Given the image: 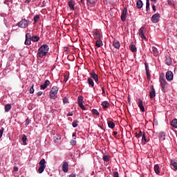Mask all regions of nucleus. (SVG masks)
Segmentation results:
<instances>
[{
  "label": "nucleus",
  "instance_id": "obj_1",
  "mask_svg": "<svg viewBox=\"0 0 177 177\" xmlns=\"http://www.w3.org/2000/svg\"><path fill=\"white\" fill-rule=\"evenodd\" d=\"M49 52V46L48 44H43L38 49L37 56V57H44L48 55Z\"/></svg>",
  "mask_w": 177,
  "mask_h": 177
},
{
  "label": "nucleus",
  "instance_id": "obj_2",
  "mask_svg": "<svg viewBox=\"0 0 177 177\" xmlns=\"http://www.w3.org/2000/svg\"><path fill=\"white\" fill-rule=\"evenodd\" d=\"M159 81L160 82V86L162 88V92H165L168 88V82L165 80V75L164 73L160 74Z\"/></svg>",
  "mask_w": 177,
  "mask_h": 177
},
{
  "label": "nucleus",
  "instance_id": "obj_3",
  "mask_svg": "<svg viewBox=\"0 0 177 177\" xmlns=\"http://www.w3.org/2000/svg\"><path fill=\"white\" fill-rule=\"evenodd\" d=\"M57 92H59V88L56 86L52 87L50 91V99H56L57 97Z\"/></svg>",
  "mask_w": 177,
  "mask_h": 177
},
{
  "label": "nucleus",
  "instance_id": "obj_4",
  "mask_svg": "<svg viewBox=\"0 0 177 177\" xmlns=\"http://www.w3.org/2000/svg\"><path fill=\"white\" fill-rule=\"evenodd\" d=\"M28 23H30V20L24 19L17 24V26L20 28H27L28 27Z\"/></svg>",
  "mask_w": 177,
  "mask_h": 177
},
{
  "label": "nucleus",
  "instance_id": "obj_5",
  "mask_svg": "<svg viewBox=\"0 0 177 177\" xmlns=\"http://www.w3.org/2000/svg\"><path fill=\"white\" fill-rule=\"evenodd\" d=\"M45 159H41L39 162V165L40 167L38 169V172L39 174H42V172H44V171H45V168H46V165H45Z\"/></svg>",
  "mask_w": 177,
  "mask_h": 177
},
{
  "label": "nucleus",
  "instance_id": "obj_6",
  "mask_svg": "<svg viewBox=\"0 0 177 177\" xmlns=\"http://www.w3.org/2000/svg\"><path fill=\"white\" fill-rule=\"evenodd\" d=\"M78 104L80 109H82V110H86V107L84 106V97L82 95H80L78 97Z\"/></svg>",
  "mask_w": 177,
  "mask_h": 177
},
{
  "label": "nucleus",
  "instance_id": "obj_7",
  "mask_svg": "<svg viewBox=\"0 0 177 177\" xmlns=\"http://www.w3.org/2000/svg\"><path fill=\"white\" fill-rule=\"evenodd\" d=\"M94 39H102L103 35H101L100 31L95 30L93 31Z\"/></svg>",
  "mask_w": 177,
  "mask_h": 177
},
{
  "label": "nucleus",
  "instance_id": "obj_8",
  "mask_svg": "<svg viewBox=\"0 0 177 177\" xmlns=\"http://www.w3.org/2000/svg\"><path fill=\"white\" fill-rule=\"evenodd\" d=\"M160 17H161V15L159 13H156L152 16L151 20L152 23H158L160 21Z\"/></svg>",
  "mask_w": 177,
  "mask_h": 177
},
{
  "label": "nucleus",
  "instance_id": "obj_9",
  "mask_svg": "<svg viewBox=\"0 0 177 177\" xmlns=\"http://www.w3.org/2000/svg\"><path fill=\"white\" fill-rule=\"evenodd\" d=\"M127 13H128V9L127 8V7H125L123 9V11L120 17L122 21H125L127 20Z\"/></svg>",
  "mask_w": 177,
  "mask_h": 177
},
{
  "label": "nucleus",
  "instance_id": "obj_10",
  "mask_svg": "<svg viewBox=\"0 0 177 177\" xmlns=\"http://www.w3.org/2000/svg\"><path fill=\"white\" fill-rule=\"evenodd\" d=\"M166 80L168 81H172L174 80V73L172 71H169L166 73Z\"/></svg>",
  "mask_w": 177,
  "mask_h": 177
},
{
  "label": "nucleus",
  "instance_id": "obj_11",
  "mask_svg": "<svg viewBox=\"0 0 177 177\" xmlns=\"http://www.w3.org/2000/svg\"><path fill=\"white\" fill-rule=\"evenodd\" d=\"M150 99H154L156 97V89H154V86H151V91L149 92Z\"/></svg>",
  "mask_w": 177,
  "mask_h": 177
},
{
  "label": "nucleus",
  "instance_id": "obj_12",
  "mask_svg": "<svg viewBox=\"0 0 177 177\" xmlns=\"http://www.w3.org/2000/svg\"><path fill=\"white\" fill-rule=\"evenodd\" d=\"M90 75L91 77V78H93L94 81L97 83L99 84L97 82H99V77L97 76V74H96V73H95V71H92L90 73Z\"/></svg>",
  "mask_w": 177,
  "mask_h": 177
},
{
  "label": "nucleus",
  "instance_id": "obj_13",
  "mask_svg": "<svg viewBox=\"0 0 177 177\" xmlns=\"http://www.w3.org/2000/svg\"><path fill=\"white\" fill-rule=\"evenodd\" d=\"M145 71L147 74V80H150V69H149V64L147 62L145 63Z\"/></svg>",
  "mask_w": 177,
  "mask_h": 177
},
{
  "label": "nucleus",
  "instance_id": "obj_14",
  "mask_svg": "<svg viewBox=\"0 0 177 177\" xmlns=\"http://www.w3.org/2000/svg\"><path fill=\"white\" fill-rule=\"evenodd\" d=\"M138 33L142 39H146V36H145V27L140 28Z\"/></svg>",
  "mask_w": 177,
  "mask_h": 177
},
{
  "label": "nucleus",
  "instance_id": "obj_15",
  "mask_svg": "<svg viewBox=\"0 0 177 177\" xmlns=\"http://www.w3.org/2000/svg\"><path fill=\"white\" fill-rule=\"evenodd\" d=\"M138 107L140 108V110L142 112H145V106H143V100L142 99H138Z\"/></svg>",
  "mask_w": 177,
  "mask_h": 177
},
{
  "label": "nucleus",
  "instance_id": "obj_16",
  "mask_svg": "<svg viewBox=\"0 0 177 177\" xmlns=\"http://www.w3.org/2000/svg\"><path fill=\"white\" fill-rule=\"evenodd\" d=\"M49 85H50V82L49 81V80H46L45 82H44V84H41V86H40V88H41V89H46V88H48V86H49Z\"/></svg>",
  "mask_w": 177,
  "mask_h": 177
},
{
  "label": "nucleus",
  "instance_id": "obj_17",
  "mask_svg": "<svg viewBox=\"0 0 177 177\" xmlns=\"http://www.w3.org/2000/svg\"><path fill=\"white\" fill-rule=\"evenodd\" d=\"M62 171L65 173L68 172V163H67V162H64L62 165Z\"/></svg>",
  "mask_w": 177,
  "mask_h": 177
},
{
  "label": "nucleus",
  "instance_id": "obj_18",
  "mask_svg": "<svg viewBox=\"0 0 177 177\" xmlns=\"http://www.w3.org/2000/svg\"><path fill=\"white\" fill-rule=\"evenodd\" d=\"M113 45L115 49H120L121 44L118 40H114L113 42Z\"/></svg>",
  "mask_w": 177,
  "mask_h": 177
},
{
  "label": "nucleus",
  "instance_id": "obj_19",
  "mask_svg": "<svg viewBox=\"0 0 177 177\" xmlns=\"http://www.w3.org/2000/svg\"><path fill=\"white\" fill-rule=\"evenodd\" d=\"M95 46L97 48H102L103 46V41H102V39H98L95 42Z\"/></svg>",
  "mask_w": 177,
  "mask_h": 177
},
{
  "label": "nucleus",
  "instance_id": "obj_20",
  "mask_svg": "<svg viewBox=\"0 0 177 177\" xmlns=\"http://www.w3.org/2000/svg\"><path fill=\"white\" fill-rule=\"evenodd\" d=\"M170 164H171V167H174V170L177 171V162H176V160L175 159H171V162H170Z\"/></svg>",
  "mask_w": 177,
  "mask_h": 177
},
{
  "label": "nucleus",
  "instance_id": "obj_21",
  "mask_svg": "<svg viewBox=\"0 0 177 177\" xmlns=\"http://www.w3.org/2000/svg\"><path fill=\"white\" fill-rule=\"evenodd\" d=\"M87 82L89 85L90 88H93V86H95V82H93V80H92L91 78L88 77Z\"/></svg>",
  "mask_w": 177,
  "mask_h": 177
},
{
  "label": "nucleus",
  "instance_id": "obj_22",
  "mask_svg": "<svg viewBox=\"0 0 177 177\" xmlns=\"http://www.w3.org/2000/svg\"><path fill=\"white\" fill-rule=\"evenodd\" d=\"M151 53H153V55L154 56H157L158 55V50L157 49V48H156L155 46H153L151 49Z\"/></svg>",
  "mask_w": 177,
  "mask_h": 177
},
{
  "label": "nucleus",
  "instance_id": "obj_23",
  "mask_svg": "<svg viewBox=\"0 0 177 177\" xmlns=\"http://www.w3.org/2000/svg\"><path fill=\"white\" fill-rule=\"evenodd\" d=\"M68 5L70 8V9L71 10H74V5H75V3H74V1L73 0H70L68 2Z\"/></svg>",
  "mask_w": 177,
  "mask_h": 177
},
{
  "label": "nucleus",
  "instance_id": "obj_24",
  "mask_svg": "<svg viewBox=\"0 0 177 177\" xmlns=\"http://www.w3.org/2000/svg\"><path fill=\"white\" fill-rule=\"evenodd\" d=\"M108 127L109 128H111V129H114V128H115V123L113 122L112 121H109Z\"/></svg>",
  "mask_w": 177,
  "mask_h": 177
},
{
  "label": "nucleus",
  "instance_id": "obj_25",
  "mask_svg": "<svg viewBox=\"0 0 177 177\" xmlns=\"http://www.w3.org/2000/svg\"><path fill=\"white\" fill-rule=\"evenodd\" d=\"M136 6L138 9H142V8H143V2L141 0L138 1Z\"/></svg>",
  "mask_w": 177,
  "mask_h": 177
},
{
  "label": "nucleus",
  "instance_id": "obj_26",
  "mask_svg": "<svg viewBox=\"0 0 177 177\" xmlns=\"http://www.w3.org/2000/svg\"><path fill=\"white\" fill-rule=\"evenodd\" d=\"M158 138L159 139H162V140H164L165 139V132H160L158 134Z\"/></svg>",
  "mask_w": 177,
  "mask_h": 177
},
{
  "label": "nucleus",
  "instance_id": "obj_27",
  "mask_svg": "<svg viewBox=\"0 0 177 177\" xmlns=\"http://www.w3.org/2000/svg\"><path fill=\"white\" fill-rule=\"evenodd\" d=\"M11 109H12V106L10 105V104H7L5 106V111H6V113H9V111H10Z\"/></svg>",
  "mask_w": 177,
  "mask_h": 177
},
{
  "label": "nucleus",
  "instance_id": "obj_28",
  "mask_svg": "<svg viewBox=\"0 0 177 177\" xmlns=\"http://www.w3.org/2000/svg\"><path fill=\"white\" fill-rule=\"evenodd\" d=\"M102 106L103 109H107V107H109V106H110V103H109V102H107V101H104L102 103Z\"/></svg>",
  "mask_w": 177,
  "mask_h": 177
},
{
  "label": "nucleus",
  "instance_id": "obj_29",
  "mask_svg": "<svg viewBox=\"0 0 177 177\" xmlns=\"http://www.w3.org/2000/svg\"><path fill=\"white\" fill-rule=\"evenodd\" d=\"M142 142L146 144L147 142V140L146 139V133L142 132Z\"/></svg>",
  "mask_w": 177,
  "mask_h": 177
},
{
  "label": "nucleus",
  "instance_id": "obj_30",
  "mask_svg": "<svg viewBox=\"0 0 177 177\" xmlns=\"http://www.w3.org/2000/svg\"><path fill=\"white\" fill-rule=\"evenodd\" d=\"M154 171L157 175L160 174V166L158 165H155L154 166Z\"/></svg>",
  "mask_w": 177,
  "mask_h": 177
},
{
  "label": "nucleus",
  "instance_id": "obj_31",
  "mask_svg": "<svg viewBox=\"0 0 177 177\" xmlns=\"http://www.w3.org/2000/svg\"><path fill=\"white\" fill-rule=\"evenodd\" d=\"M87 1V5H95L96 4V2H97V0H86Z\"/></svg>",
  "mask_w": 177,
  "mask_h": 177
},
{
  "label": "nucleus",
  "instance_id": "obj_32",
  "mask_svg": "<svg viewBox=\"0 0 177 177\" xmlns=\"http://www.w3.org/2000/svg\"><path fill=\"white\" fill-rule=\"evenodd\" d=\"M171 125L174 128H177V120L176 119L173 120L171 122Z\"/></svg>",
  "mask_w": 177,
  "mask_h": 177
},
{
  "label": "nucleus",
  "instance_id": "obj_33",
  "mask_svg": "<svg viewBox=\"0 0 177 177\" xmlns=\"http://www.w3.org/2000/svg\"><path fill=\"white\" fill-rule=\"evenodd\" d=\"M165 62L167 66H171V64H172V60H171V58H169V57H166Z\"/></svg>",
  "mask_w": 177,
  "mask_h": 177
},
{
  "label": "nucleus",
  "instance_id": "obj_34",
  "mask_svg": "<svg viewBox=\"0 0 177 177\" xmlns=\"http://www.w3.org/2000/svg\"><path fill=\"white\" fill-rule=\"evenodd\" d=\"M31 41H32V42H38V41H39V37L32 36L31 38Z\"/></svg>",
  "mask_w": 177,
  "mask_h": 177
},
{
  "label": "nucleus",
  "instance_id": "obj_35",
  "mask_svg": "<svg viewBox=\"0 0 177 177\" xmlns=\"http://www.w3.org/2000/svg\"><path fill=\"white\" fill-rule=\"evenodd\" d=\"M130 50H131V51L133 52V53L136 52V50H137V49H136V46H135V45H133V44H131V45L130 46Z\"/></svg>",
  "mask_w": 177,
  "mask_h": 177
},
{
  "label": "nucleus",
  "instance_id": "obj_36",
  "mask_svg": "<svg viewBox=\"0 0 177 177\" xmlns=\"http://www.w3.org/2000/svg\"><path fill=\"white\" fill-rule=\"evenodd\" d=\"M21 140L24 145H27V136H26V135L22 136Z\"/></svg>",
  "mask_w": 177,
  "mask_h": 177
},
{
  "label": "nucleus",
  "instance_id": "obj_37",
  "mask_svg": "<svg viewBox=\"0 0 177 177\" xmlns=\"http://www.w3.org/2000/svg\"><path fill=\"white\" fill-rule=\"evenodd\" d=\"M39 21V15H37L34 17V23L36 24V23H38Z\"/></svg>",
  "mask_w": 177,
  "mask_h": 177
},
{
  "label": "nucleus",
  "instance_id": "obj_38",
  "mask_svg": "<svg viewBox=\"0 0 177 177\" xmlns=\"http://www.w3.org/2000/svg\"><path fill=\"white\" fill-rule=\"evenodd\" d=\"M142 135H143V133L142 132V131H140L138 133H136V138L139 139V138H141Z\"/></svg>",
  "mask_w": 177,
  "mask_h": 177
},
{
  "label": "nucleus",
  "instance_id": "obj_39",
  "mask_svg": "<svg viewBox=\"0 0 177 177\" xmlns=\"http://www.w3.org/2000/svg\"><path fill=\"white\" fill-rule=\"evenodd\" d=\"M62 139V137L60 136H58L57 137L54 138V142L55 143H59V140Z\"/></svg>",
  "mask_w": 177,
  "mask_h": 177
},
{
  "label": "nucleus",
  "instance_id": "obj_40",
  "mask_svg": "<svg viewBox=\"0 0 177 177\" xmlns=\"http://www.w3.org/2000/svg\"><path fill=\"white\" fill-rule=\"evenodd\" d=\"M32 37H31V35L28 33V30H26V39H31Z\"/></svg>",
  "mask_w": 177,
  "mask_h": 177
},
{
  "label": "nucleus",
  "instance_id": "obj_41",
  "mask_svg": "<svg viewBox=\"0 0 177 177\" xmlns=\"http://www.w3.org/2000/svg\"><path fill=\"white\" fill-rule=\"evenodd\" d=\"M167 3L169 6H175V3L173 0H168Z\"/></svg>",
  "mask_w": 177,
  "mask_h": 177
},
{
  "label": "nucleus",
  "instance_id": "obj_42",
  "mask_svg": "<svg viewBox=\"0 0 177 177\" xmlns=\"http://www.w3.org/2000/svg\"><path fill=\"white\" fill-rule=\"evenodd\" d=\"M104 161H110V156H102Z\"/></svg>",
  "mask_w": 177,
  "mask_h": 177
},
{
  "label": "nucleus",
  "instance_id": "obj_43",
  "mask_svg": "<svg viewBox=\"0 0 177 177\" xmlns=\"http://www.w3.org/2000/svg\"><path fill=\"white\" fill-rule=\"evenodd\" d=\"M31 39H26L25 45H31Z\"/></svg>",
  "mask_w": 177,
  "mask_h": 177
},
{
  "label": "nucleus",
  "instance_id": "obj_44",
  "mask_svg": "<svg viewBox=\"0 0 177 177\" xmlns=\"http://www.w3.org/2000/svg\"><path fill=\"white\" fill-rule=\"evenodd\" d=\"M73 128H77L78 127V120H75L72 124Z\"/></svg>",
  "mask_w": 177,
  "mask_h": 177
},
{
  "label": "nucleus",
  "instance_id": "obj_45",
  "mask_svg": "<svg viewBox=\"0 0 177 177\" xmlns=\"http://www.w3.org/2000/svg\"><path fill=\"white\" fill-rule=\"evenodd\" d=\"M150 9V1H147L146 3V10L147 12Z\"/></svg>",
  "mask_w": 177,
  "mask_h": 177
},
{
  "label": "nucleus",
  "instance_id": "obj_46",
  "mask_svg": "<svg viewBox=\"0 0 177 177\" xmlns=\"http://www.w3.org/2000/svg\"><path fill=\"white\" fill-rule=\"evenodd\" d=\"M92 113L94 115H99V111H97L96 109H93Z\"/></svg>",
  "mask_w": 177,
  "mask_h": 177
},
{
  "label": "nucleus",
  "instance_id": "obj_47",
  "mask_svg": "<svg viewBox=\"0 0 177 177\" xmlns=\"http://www.w3.org/2000/svg\"><path fill=\"white\" fill-rule=\"evenodd\" d=\"M34 91H35V90H34V84H32V86H30V93L32 94V93H34Z\"/></svg>",
  "mask_w": 177,
  "mask_h": 177
},
{
  "label": "nucleus",
  "instance_id": "obj_48",
  "mask_svg": "<svg viewBox=\"0 0 177 177\" xmlns=\"http://www.w3.org/2000/svg\"><path fill=\"white\" fill-rule=\"evenodd\" d=\"M63 103H64V104H66V103H69V102H68V98H67V97H65L63 99Z\"/></svg>",
  "mask_w": 177,
  "mask_h": 177
},
{
  "label": "nucleus",
  "instance_id": "obj_49",
  "mask_svg": "<svg viewBox=\"0 0 177 177\" xmlns=\"http://www.w3.org/2000/svg\"><path fill=\"white\" fill-rule=\"evenodd\" d=\"M71 145L72 146H75L77 145V141L75 140H71Z\"/></svg>",
  "mask_w": 177,
  "mask_h": 177
},
{
  "label": "nucleus",
  "instance_id": "obj_50",
  "mask_svg": "<svg viewBox=\"0 0 177 177\" xmlns=\"http://www.w3.org/2000/svg\"><path fill=\"white\" fill-rule=\"evenodd\" d=\"M3 131H5V129L3 128L0 129V139L2 138V135H3Z\"/></svg>",
  "mask_w": 177,
  "mask_h": 177
},
{
  "label": "nucleus",
  "instance_id": "obj_51",
  "mask_svg": "<svg viewBox=\"0 0 177 177\" xmlns=\"http://www.w3.org/2000/svg\"><path fill=\"white\" fill-rule=\"evenodd\" d=\"M113 177H120V176L118 174V171L113 172Z\"/></svg>",
  "mask_w": 177,
  "mask_h": 177
},
{
  "label": "nucleus",
  "instance_id": "obj_52",
  "mask_svg": "<svg viewBox=\"0 0 177 177\" xmlns=\"http://www.w3.org/2000/svg\"><path fill=\"white\" fill-rule=\"evenodd\" d=\"M30 124V120L28 118L26 120V125H28Z\"/></svg>",
  "mask_w": 177,
  "mask_h": 177
},
{
  "label": "nucleus",
  "instance_id": "obj_53",
  "mask_svg": "<svg viewBox=\"0 0 177 177\" xmlns=\"http://www.w3.org/2000/svg\"><path fill=\"white\" fill-rule=\"evenodd\" d=\"M13 171L15 172H17V171H19V168L17 167H15L14 169H13Z\"/></svg>",
  "mask_w": 177,
  "mask_h": 177
},
{
  "label": "nucleus",
  "instance_id": "obj_54",
  "mask_svg": "<svg viewBox=\"0 0 177 177\" xmlns=\"http://www.w3.org/2000/svg\"><path fill=\"white\" fill-rule=\"evenodd\" d=\"M68 117H73V112H69L67 115Z\"/></svg>",
  "mask_w": 177,
  "mask_h": 177
},
{
  "label": "nucleus",
  "instance_id": "obj_55",
  "mask_svg": "<svg viewBox=\"0 0 177 177\" xmlns=\"http://www.w3.org/2000/svg\"><path fill=\"white\" fill-rule=\"evenodd\" d=\"M152 9H153V13H156V6L153 5V6H152Z\"/></svg>",
  "mask_w": 177,
  "mask_h": 177
},
{
  "label": "nucleus",
  "instance_id": "obj_56",
  "mask_svg": "<svg viewBox=\"0 0 177 177\" xmlns=\"http://www.w3.org/2000/svg\"><path fill=\"white\" fill-rule=\"evenodd\" d=\"M42 93H43L42 91L37 92V96H41L42 95Z\"/></svg>",
  "mask_w": 177,
  "mask_h": 177
},
{
  "label": "nucleus",
  "instance_id": "obj_57",
  "mask_svg": "<svg viewBox=\"0 0 177 177\" xmlns=\"http://www.w3.org/2000/svg\"><path fill=\"white\" fill-rule=\"evenodd\" d=\"M102 95H106V91H104V87H102Z\"/></svg>",
  "mask_w": 177,
  "mask_h": 177
},
{
  "label": "nucleus",
  "instance_id": "obj_58",
  "mask_svg": "<svg viewBox=\"0 0 177 177\" xmlns=\"http://www.w3.org/2000/svg\"><path fill=\"white\" fill-rule=\"evenodd\" d=\"M69 177H76L75 174H72L69 176Z\"/></svg>",
  "mask_w": 177,
  "mask_h": 177
},
{
  "label": "nucleus",
  "instance_id": "obj_59",
  "mask_svg": "<svg viewBox=\"0 0 177 177\" xmlns=\"http://www.w3.org/2000/svg\"><path fill=\"white\" fill-rule=\"evenodd\" d=\"M118 133L117 132V131H114L113 132V135H114V136H117V134H118Z\"/></svg>",
  "mask_w": 177,
  "mask_h": 177
},
{
  "label": "nucleus",
  "instance_id": "obj_60",
  "mask_svg": "<svg viewBox=\"0 0 177 177\" xmlns=\"http://www.w3.org/2000/svg\"><path fill=\"white\" fill-rule=\"evenodd\" d=\"M76 135H77V133H73V136H73V138H75V137L76 136Z\"/></svg>",
  "mask_w": 177,
  "mask_h": 177
},
{
  "label": "nucleus",
  "instance_id": "obj_61",
  "mask_svg": "<svg viewBox=\"0 0 177 177\" xmlns=\"http://www.w3.org/2000/svg\"><path fill=\"white\" fill-rule=\"evenodd\" d=\"M26 2H27V3H30V2H31V0H26Z\"/></svg>",
  "mask_w": 177,
  "mask_h": 177
},
{
  "label": "nucleus",
  "instance_id": "obj_62",
  "mask_svg": "<svg viewBox=\"0 0 177 177\" xmlns=\"http://www.w3.org/2000/svg\"><path fill=\"white\" fill-rule=\"evenodd\" d=\"M82 3H85V1L84 0H80Z\"/></svg>",
  "mask_w": 177,
  "mask_h": 177
},
{
  "label": "nucleus",
  "instance_id": "obj_63",
  "mask_svg": "<svg viewBox=\"0 0 177 177\" xmlns=\"http://www.w3.org/2000/svg\"><path fill=\"white\" fill-rule=\"evenodd\" d=\"M64 81L65 82H67L68 79L64 78Z\"/></svg>",
  "mask_w": 177,
  "mask_h": 177
},
{
  "label": "nucleus",
  "instance_id": "obj_64",
  "mask_svg": "<svg viewBox=\"0 0 177 177\" xmlns=\"http://www.w3.org/2000/svg\"><path fill=\"white\" fill-rule=\"evenodd\" d=\"M152 2H157V0H151Z\"/></svg>",
  "mask_w": 177,
  "mask_h": 177
}]
</instances>
